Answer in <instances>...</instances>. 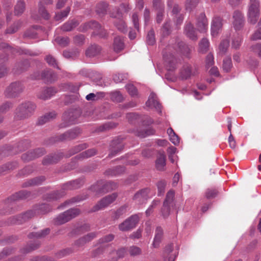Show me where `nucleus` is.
<instances>
[{"mask_svg":"<svg viewBox=\"0 0 261 261\" xmlns=\"http://www.w3.org/2000/svg\"><path fill=\"white\" fill-rule=\"evenodd\" d=\"M174 192L173 190H170L166 194L165 199L161 208L162 215L165 219L167 218L170 215L171 207H173L174 205Z\"/></svg>","mask_w":261,"mask_h":261,"instance_id":"nucleus-9","label":"nucleus"},{"mask_svg":"<svg viewBox=\"0 0 261 261\" xmlns=\"http://www.w3.org/2000/svg\"><path fill=\"white\" fill-rule=\"evenodd\" d=\"M18 164L17 162H8L0 166V175L17 168Z\"/></svg>","mask_w":261,"mask_h":261,"instance_id":"nucleus-39","label":"nucleus"},{"mask_svg":"<svg viewBox=\"0 0 261 261\" xmlns=\"http://www.w3.org/2000/svg\"><path fill=\"white\" fill-rule=\"evenodd\" d=\"M69 182L71 184V189L73 190L81 188L84 185L85 181L84 178H80Z\"/></svg>","mask_w":261,"mask_h":261,"instance_id":"nucleus-60","label":"nucleus"},{"mask_svg":"<svg viewBox=\"0 0 261 261\" xmlns=\"http://www.w3.org/2000/svg\"><path fill=\"white\" fill-rule=\"evenodd\" d=\"M56 115L57 114L54 111L47 113L38 119L37 124L39 125H43L54 119L56 117Z\"/></svg>","mask_w":261,"mask_h":261,"instance_id":"nucleus-43","label":"nucleus"},{"mask_svg":"<svg viewBox=\"0 0 261 261\" xmlns=\"http://www.w3.org/2000/svg\"><path fill=\"white\" fill-rule=\"evenodd\" d=\"M70 11V8L67 7L64 10L56 14L55 19L56 20H61L63 18L66 17Z\"/></svg>","mask_w":261,"mask_h":261,"instance_id":"nucleus-62","label":"nucleus"},{"mask_svg":"<svg viewBox=\"0 0 261 261\" xmlns=\"http://www.w3.org/2000/svg\"><path fill=\"white\" fill-rule=\"evenodd\" d=\"M167 6L168 8H172V13L173 14H177L181 10V8L177 4L174 3L173 0L168 1Z\"/></svg>","mask_w":261,"mask_h":261,"instance_id":"nucleus-55","label":"nucleus"},{"mask_svg":"<svg viewBox=\"0 0 261 261\" xmlns=\"http://www.w3.org/2000/svg\"><path fill=\"white\" fill-rule=\"evenodd\" d=\"M49 232L50 229L49 228H46L40 231L31 232L28 234V237L29 239H41L44 238L48 234Z\"/></svg>","mask_w":261,"mask_h":261,"instance_id":"nucleus-45","label":"nucleus"},{"mask_svg":"<svg viewBox=\"0 0 261 261\" xmlns=\"http://www.w3.org/2000/svg\"><path fill=\"white\" fill-rule=\"evenodd\" d=\"M117 196V193H113L104 197L98 201L97 203L92 208L91 212H97L107 207L116 199Z\"/></svg>","mask_w":261,"mask_h":261,"instance_id":"nucleus-10","label":"nucleus"},{"mask_svg":"<svg viewBox=\"0 0 261 261\" xmlns=\"http://www.w3.org/2000/svg\"><path fill=\"white\" fill-rule=\"evenodd\" d=\"M260 4L259 0H250L248 10V21L255 24L259 16Z\"/></svg>","mask_w":261,"mask_h":261,"instance_id":"nucleus-7","label":"nucleus"},{"mask_svg":"<svg viewBox=\"0 0 261 261\" xmlns=\"http://www.w3.org/2000/svg\"><path fill=\"white\" fill-rule=\"evenodd\" d=\"M242 40V37L239 34L234 36L232 40V48L236 49H239L241 46Z\"/></svg>","mask_w":261,"mask_h":261,"instance_id":"nucleus-57","label":"nucleus"},{"mask_svg":"<svg viewBox=\"0 0 261 261\" xmlns=\"http://www.w3.org/2000/svg\"><path fill=\"white\" fill-rule=\"evenodd\" d=\"M89 147L88 144L86 143H82L75 145L71 148L66 154H64V157L69 158L74 154L81 152L84 149H86Z\"/></svg>","mask_w":261,"mask_h":261,"instance_id":"nucleus-28","label":"nucleus"},{"mask_svg":"<svg viewBox=\"0 0 261 261\" xmlns=\"http://www.w3.org/2000/svg\"><path fill=\"white\" fill-rule=\"evenodd\" d=\"M40 243L39 242L31 243L23 248L21 249L20 252L21 253L25 254L31 251L36 250L40 247Z\"/></svg>","mask_w":261,"mask_h":261,"instance_id":"nucleus-47","label":"nucleus"},{"mask_svg":"<svg viewBox=\"0 0 261 261\" xmlns=\"http://www.w3.org/2000/svg\"><path fill=\"white\" fill-rule=\"evenodd\" d=\"M184 33L190 39L196 40L197 36L193 24L190 22H186L184 28Z\"/></svg>","mask_w":261,"mask_h":261,"instance_id":"nucleus-26","label":"nucleus"},{"mask_svg":"<svg viewBox=\"0 0 261 261\" xmlns=\"http://www.w3.org/2000/svg\"><path fill=\"white\" fill-rule=\"evenodd\" d=\"M155 42L154 31L152 29L147 33L146 42L149 45H153L155 43Z\"/></svg>","mask_w":261,"mask_h":261,"instance_id":"nucleus-58","label":"nucleus"},{"mask_svg":"<svg viewBox=\"0 0 261 261\" xmlns=\"http://www.w3.org/2000/svg\"><path fill=\"white\" fill-rule=\"evenodd\" d=\"M24 86L20 82H14L11 83L4 91L5 96L8 98H15L23 91Z\"/></svg>","mask_w":261,"mask_h":261,"instance_id":"nucleus-8","label":"nucleus"},{"mask_svg":"<svg viewBox=\"0 0 261 261\" xmlns=\"http://www.w3.org/2000/svg\"><path fill=\"white\" fill-rule=\"evenodd\" d=\"M111 99L116 102H121L123 100V97L120 91H115L110 93Z\"/></svg>","mask_w":261,"mask_h":261,"instance_id":"nucleus-56","label":"nucleus"},{"mask_svg":"<svg viewBox=\"0 0 261 261\" xmlns=\"http://www.w3.org/2000/svg\"><path fill=\"white\" fill-rule=\"evenodd\" d=\"M36 106L30 101H24L19 105L14 112L16 120H23L31 117L34 113Z\"/></svg>","mask_w":261,"mask_h":261,"instance_id":"nucleus-2","label":"nucleus"},{"mask_svg":"<svg viewBox=\"0 0 261 261\" xmlns=\"http://www.w3.org/2000/svg\"><path fill=\"white\" fill-rule=\"evenodd\" d=\"M33 208L36 215L45 214L50 212L52 209L50 205L47 203L36 205Z\"/></svg>","mask_w":261,"mask_h":261,"instance_id":"nucleus-33","label":"nucleus"},{"mask_svg":"<svg viewBox=\"0 0 261 261\" xmlns=\"http://www.w3.org/2000/svg\"><path fill=\"white\" fill-rule=\"evenodd\" d=\"M109 4L105 2L98 3L95 7V12L100 17H103L107 13Z\"/></svg>","mask_w":261,"mask_h":261,"instance_id":"nucleus-32","label":"nucleus"},{"mask_svg":"<svg viewBox=\"0 0 261 261\" xmlns=\"http://www.w3.org/2000/svg\"><path fill=\"white\" fill-rule=\"evenodd\" d=\"M197 73V69L196 67L194 69L189 65L184 66L180 71V77L182 80H187L189 79L192 75H195Z\"/></svg>","mask_w":261,"mask_h":261,"instance_id":"nucleus-23","label":"nucleus"},{"mask_svg":"<svg viewBox=\"0 0 261 261\" xmlns=\"http://www.w3.org/2000/svg\"><path fill=\"white\" fill-rule=\"evenodd\" d=\"M209 46V42L206 38H203L199 43V51L205 53L207 51Z\"/></svg>","mask_w":261,"mask_h":261,"instance_id":"nucleus-64","label":"nucleus"},{"mask_svg":"<svg viewBox=\"0 0 261 261\" xmlns=\"http://www.w3.org/2000/svg\"><path fill=\"white\" fill-rule=\"evenodd\" d=\"M22 224L19 215L10 217L6 221H0V227Z\"/></svg>","mask_w":261,"mask_h":261,"instance_id":"nucleus-41","label":"nucleus"},{"mask_svg":"<svg viewBox=\"0 0 261 261\" xmlns=\"http://www.w3.org/2000/svg\"><path fill=\"white\" fill-rule=\"evenodd\" d=\"M232 24L236 30H241L244 26L245 20L243 14L239 10L234 11L232 15Z\"/></svg>","mask_w":261,"mask_h":261,"instance_id":"nucleus-15","label":"nucleus"},{"mask_svg":"<svg viewBox=\"0 0 261 261\" xmlns=\"http://www.w3.org/2000/svg\"><path fill=\"white\" fill-rule=\"evenodd\" d=\"M167 134L170 137V140L175 145H177L179 143V139L178 136L175 133L173 129L170 127L167 130Z\"/></svg>","mask_w":261,"mask_h":261,"instance_id":"nucleus-51","label":"nucleus"},{"mask_svg":"<svg viewBox=\"0 0 261 261\" xmlns=\"http://www.w3.org/2000/svg\"><path fill=\"white\" fill-rule=\"evenodd\" d=\"M25 9V3L24 0H18L14 7V14L20 16L23 14Z\"/></svg>","mask_w":261,"mask_h":261,"instance_id":"nucleus-46","label":"nucleus"},{"mask_svg":"<svg viewBox=\"0 0 261 261\" xmlns=\"http://www.w3.org/2000/svg\"><path fill=\"white\" fill-rule=\"evenodd\" d=\"M58 79L57 74L50 69H46L42 71V80L45 83L51 84Z\"/></svg>","mask_w":261,"mask_h":261,"instance_id":"nucleus-19","label":"nucleus"},{"mask_svg":"<svg viewBox=\"0 0 261 261\" xmlns=\"http://www.w3.org/2000/svg\"><path fill=\"white\" fill-rule=\"evenodd\" d=\"M81 134V130L77 127H75L67 130L64 133L48 139L46 144H50L59 142L71 141L75 139Z\"/></svg>","mask_w":261,"mask_h":261,"instance_id":"nucleus-4","label":"nucleus"},{"mask_svg":"<svg viewBox=\"0 0 261 261\" xmlns=\"http://www.w3.org/2000/svg\"><path fill=\"white\" fill-rule=\"evenodd\" d=\"M81 213L77 208H70L58 215L53 220L54 223L57 225L64 224L78 216Z\"/></svg>","mask_w":261,"mask_h":261,"instance_id":"nucleus-5","label":"nucleus"},{"mask_svg":"<svg viewBox=\"0 0 261 261\" xmlns=\"http://www.w3.org/2000/svg\"><path fill=\"white\" fill-rule=\"evenodd\" d=\"M127 205H124L120 206L112 214V218L113 220H118L121 216L126 212Z\"/></svg>","mask_w":261,"mask_h":261,"instance_id":"nucleus-49","label":"nucleus"},{"mask_svg":"<svg viewBox=\"0 0 261 261\" xmlns=\"http://www.w3.org/2000/svg\"><path fill=\"white\" fill-rule=\"evenodd\" d=\"M164 236L163 228L161 226H157L155 230V236L152 246L154 248L159 247L160 243L162 242Z\"/></svg>","mask_w":261,"mask_h":261,"instance_id":"nucleus-27","label":"nucleus"},{"mask_svg":"<svg viewBox=\"0 0 261 261\" xmlns=\"http://www.w3.org/2000/svg\"><path fill=\"white\" fill-rule=\"evenodd\" d=\"M196 25L197 30L201 33L205 32L208 28V21L204 13H201L197 17Z\"/></svg>","mask_w":261,"mask_h":261,"instance_id":"nucleus-18","label":"nucleus"},{"mask_svg":"<svg viewBox=\"0 0 261 261\" xmlns=\"http://www.w3.org/2000/svg\"><path fill=\"white\" fill-rule=\"evenodd\" d=\"M31 192L27 190H21L11 195L6 200V204H9L13 202L19 200H24L30 198L31 196Z\"/></svg>","mask_w":261,"mask_h":261,"instance_id":"nucleus-16","label":"nucleus"},{"mask_svg":"<svg viewBox=\"0 0 261 261\" xmlns=\"http://www.w3.org/2000/svg\"><path fill=\"white\" fill-rule=\"evenodd\" d=\"M222 19L220 17H215L212 20L211 34L213 36H217L221 30L223 23Z\"/></svg>","mask_w":261,"mask_h":261,"instance_id":"nucleus-22","label":"nucleus"},{"mask_svg":"<svg viewBox=\"0 0 261 261\" xmlns=\"http://www.w3.org/2000/svg\"><path fill=\"white\" fill-rule=\"evenodd\" d=\"M166 166V155L163 151L159 152V155L155 161V166L156 169L160 171L165 170Z\"/></svg>","mask_w":261,"mask_h":261,"instance_id":"nucleus-34","label":"nucleus"},{"mask_svg":"<svg viewBox=\"0 0 261 261\" xmlns=\"http://www.w3.org/2000/svg\"><path fill=\"white\" fill-rule=\"evenodd\" d=\"M147 107L151 108H154L159 114L162 113L161 105L156 99V94L152 92L150 93L148 100L146 102Z\"/></svg>","mask_w":261,"mask_h":261,"instance_id":"nucleus-21","label":"nucleus"},{"mask_svg":"<svg viewBox=\"0 0 261 261\" xmlns=\"http://www.w3.org/2000/svg\"><path fill=\"white\" fill-rule=\"evenodd\" d=\"M90 230V225L87 223L75 225L69 233L71 237L79 236Z\"/></svg>","mask_w":261,"mask_h":261,"instance_id":"nucleus-17","label":"nucleus"},{"mask_svg":"<svg viewBox=\"0 0 261 261\" xmlns=\"http://www.w3.org/2000/svg\"><path fill=\"white\" fill-rule=\"evenodd\" d=\"M66 195V192L63 191H54L46 193L43 195V199L47 201L57 200Z\"/></svg>","mask_w":261,"mask_h":261,"instance_id":"nucleus-24","label":"nucleus"},{"mask_svg":"<svg viewBox=\"0 0 261 261\" xmlns=\"http://www.w3.org/2000/svg\"><path fill=\"white\" fill-rule=\"evenodd\" d=\"M34 170L35 168L33 165H28L20 170L18 174L20 176H28L33 173Z\"/></svg>","mask_w":261,"mask_h":261,"instance_id":"nucleus-59","label":"nucleus"},{"mask_svg":"<svg viewBox=\"0 0 261 261\" xmlns=\"http://www.w3.org/2000/svg\"><path fill=\"white\" fill-rule=\"evenodd\" d=\"M180 51L184 55L189 57L191 49L185 42L180 41L176 44L175 39L170 40L169 44L163 50V56L164 60L171 65L170 70L174 68L175 57L173 53L175 51Z\"/></svg>","mask_w":261,"mask_h":261,"instance_id":"nucleus-1","label":"nucleus"},{"mask_svg":"<svg viewBox=\"0 0 261 261\" xmlns=\"http://www.w3.org/2000/svg\"><path fill=\"white\" fill-rule=\"evenodd\" d=\"M22 22L17 20L14 22L12 25L7 29L5 31L6 34H14L21 27Z\"/></svg>","mask_w":261,"mask_h":261,"instance_id":"nucleus-48","label":"nucleus"},{"mask_svg":"<svg viewBox=\"0 0 261 261\" xmlns=\"http://www.w3.org/2000/svg\"><path fill=\"white\" fill-rule=\"evenodd\" d=\"M58 90L57 88L50 87L43 88L37 95L38 98L40 99L46 100L54 96Z\"/></svg>","mask_w":261,"mask_h":261,"instance_id":"nucleus-20","label":"nucleus"},{"mask_svg":"<svg viewBox=\"0 0 261 261\" xmlns=\"http://www.w3.org/2000/svg\"><path fill=\"white\" fill-rule=\"evenodd\" d=\"M18 164L17 162H8L0 166V175L17 168Z\"/></svg>","mask_w":261,"mask_h":261,"instance_id":"nucleus-38","label":"nucleus"},{"mask_svg":"<svg viewBox=\"0 0 261 261\" xmlns=\"http://www.w3.org/2000/svg\"><path fill=\"white\" fill-rule=\"evenodd\" d=\"M124 147V145L123 142V138L120 137H117L113 140L110 144L109 150V153L108 155V158H111L118 153L121 152Z\"/></svg>","mask_w":261,"mask_h":261,"instance_id":"nucleus-11","label":"nucleus"},{"mask_svg":"<svg viewBox=\"0 0 261 261\" xmlns=\"http://www.w3.org/2000/svg\"><path fill=\"white\" fill-rule=\"evenodd\" d=\"M97 150L95 148H90L84 151H83L74 156V159H80V161L88 159L97 154Z\"/></svg>","mask_w":261,"mask_h":261,"instance_id":"nucleus-31","label":"nucleus"},{"mask_svg":"<svg viewBox=\"0 0 261 261\" xmlns=\"http://www.w3.org/2000/svg\"><path fill=\"white\" fill-rule=\"evenodd\" d=\"M35 215H36V214L34 208L19 214L22 223L33 218Z\"/></svg>","mask_w":261,"mask_h":261,"instance_id":"nucleus-53","label":"nucleus"},{"mask_svg":"<svg viewBox=\"0 0 261 261\" xmlns=\"http://www.w3.org/2000/svg\"><path fill=\"white\" fill-rule=\"evenodd\" d=\"M126 172V168L123 166H117L107 170L105 174L109 176H119Z\"/></svg>","mask_w":261,"mask_h":261,"instance_id":"nucleus-29","label":"nucleus"},{"mask_svg":"<svg viewBox=\"0 0 261 261\" xmlns=\"http://www.w3.org/2000/svg\"><path fill=\"white\" fill-rule=\"evenodd\" d=\"M81 112L78 110H69L65 112L63 115V122L59 125L60 128L67 127L76 122L81 116Z\"/></svg>","mask_w":261,"mask_h":261,"instance_id":"nucleus-6","label":"nucleus"},{"mask_svg":"<svg viewBox=\"0 0 261 261\" xmlns=\"http://www.w3.org/2000/svg\"><path fill=\"white\" fill-rule=\"evenodd\" d=\"M154 133V129L151 127L145 130H137L135 132L136 135L140 138H145L147 136L153 135Z\"/></svg>","mask_w":261,"mask_h":261,"instance_id":"nucleus-50","label":"nucleus"},{"mask_svg":"<svg viewBox=\"0 0 261 261\" xmlns=\"http://www.w3.org/2000/svg\"><path fill=\"white\" fill-rule=\"evenodd\" d=\"M117 126V124L114 122H108L100 126H99L97 130L98 132H105L115 128Z\"/></svg>","mask_w":261,"mask_h":261,"instance_id":"nucleus-52","label":"nucleus"},{"mask_svg":"<svg viewBox=\"0 0 261 261\" xmlns=\"http://www.w3.org/2000/svg\"><path fill=\"white\" fill-rule=\"evenodd\" d=\"M79 54L77 49H73L71 51L65 50L63 51V56L67 59H73L76 57Z\"/></svg>","mask_w":261,"mask_h":261,"instance_id":"nucleus-61","label":"nucleus"},{"mask_svg":"<svg viewBox=\"0 0 261 261\" xmlns=\"http://www.w3.org/2000/svg\"><path fill=\"white\" fill-rule=\"evenodd\" d=\"M128 250L124 247H121L116 250L117 257H112L109 261H117L119 258H123L127 254Z\"/></svg>","mask_w":261,"mask_h":261,"instance_id":"nucleus-54","label":"nucleus"},{"mask_svg":"<svg viewBox=\"0 0 261 261\" xmlns=\"http://www.w3.org/2000/svg\"><path fill=\"white\" fill-rule=\"evenodd\" d=\"M45 60L49 66L54 68H56L58 69H60L58 66V62L57 60L53 56L50 55L46 56Z\"/></svg>","mask_w":261,"mask_h":261,"instance_id":"nucleus-63","label":"nucleus"},{"mask_svg":"<svg viewBox=\"0 0 261 261\" xmlns=\"http://www.w3.org/2000/svg\"><path fill=\"white\" fill-rule=\"evenodd\" d=\"M101 47L97 44H92L86 51V55L89 57H93L100 54Z\"/></svg>","mask_w":261,"mask_h":261,"instance_id":"nucleus-42","label":"nucleus"},{"mask_svg":"<svg viewBox=\"0 0 261 261\" xmlns=\"http://www.w3.org/2000/svg\"><path fill=\"white\" fill-rule=\"evenodd\" d=\"M13 104L10 101H6L0 106V124L3 122L4 117L2 114L9 111L12 107Z\"/></svg>","mask_w":261,"mask_h":261,"instance_id":"nucleus-44","label":"nucleus"},{"mask_svg":"<svg viewBox=\"0 0 261 261\" xmlns=\"http://www.w3.org/2000/svg\"><path fill=\"white\" fill-rule=\"evenodd\" d=\"M118 187L117 183L112 181L100 180L91 186L89 189L95 193L97 197L116 189Z\"/></svg>","mask_w":261,"mask_h":261,"instance_id":"nucleus-3","label":"nucleus"},{"mask_svg":"<svg viewBox=\"0 0 261 261\" xmlns=\"http://www.w3.org/2000/svg\"><path fill=\"white\" fill-rule=\"evenodd\" d=\"M114 51L117 53L122 51L124 48L123 38L121 36H116L114 39L113 44Z\"/></svg>","mask_w":261,"mask_h":261,"instance_id":"nucleus-37","label":"nucleus"},{"mask_svg":"<svg viewBox=\"0 0 261 261\" xmlns=\"http://www.w3.org/2000/svg\"><path fill=\"white\" fill-rule=\"evenodd\" d=\"M88 197V195L83 194L81 195H77L76 196L73 197L70 199L66 200L64 203L61 204L60 206H59L58 208L65 206L66 205L71 204L76 202H79L84 200L86 199Z\"/></svg>","mask_w":261,"mask_h":261,"instance_id":"nucleus-40","label":"nucleus"},{"mask_svg":"<svg viewBox=\"0 0 261 261\" xmlns=\"http://www.w3.org/2000/svg\"><path fill=\"white\" fill-rule=\"evenodd\" d=\"M139 221L138 215H132L119 225V229L122 231H127L135 228Z\"/></svg>","mask_w":261,"mask_h":261,"instance_id":"nucleus-12","label":"nucleus"},{"mask_svg":"<svg viewBox=\"0 0 261 261\" xmlns=\"http://www.w3.org/2000/svg\"><path fill=\"white\" fill-rule=\"evenodd\" d=\"M64 157V153L62 152L51 153L45 156L43 159L42 163L44 166L57 164Z\"/></svg>","mask_w":261,"mask_h":261,"instance_id":"nucleus-14","label":"nucleus"},{"mask_svg":"<svg viewBox=\"0 0 261 261\" xmlns=\"http://www.w3.org/2000/svg\"><path fill=\"white\" fill-rule=\"evenodd\" d=\"M79 21L75 19H72L68 20L61 26V30L64 32H69L73 30L74 28L79 25Z\"/></svg>","mask_w":261,"mask_h":261,"instance_id":"nucleus-36","label":"nucleus"},{"mask_svg":"<svg viewBox=\"0 0 261 261\" xmlns=\"http://www.w3.org/2000/svg\"><path fill=\"white\" fill-rule=\"evenodd\" d=\"M46 180L45 176L41 175L28 179L22 184V187L27 188L32 186H37L41 185Z\"/></svg>","mask_w":261,"mask_h":261,"instance_id":"nucleus-25","label":"nucleus"},{"mask_svg":"<svg viewBox=\"0 0 261 261\" xmlns=\"http://www.w3.org/2000/svg\"><path fill=\"white\" fill-rule=\"evenodd\" d=\"M29 67L30 64L28 61H23L16 64L13 68V71L15 74H19L27 70Z\"/></svg>","mask_w":261,"mask_h":261,"instance_id":"nucleus-35","label":"nucleus"},{"mask_svg":"<svg viewBox=\"0 0 261 261\" xmlns=\"http://www.w3.org/2000/svg\"><path fill=\"white\" fill-rule=\"evenodd\" d=\"M149 192L150 189L148 188L143 189L135 194L133 199L137 200L139 203H143L148 198Z\"/></svg>","mask_w":261,"mask_h":261,"instance_id":"nucleus-30","label":"nucleus"},{"mask_svg":"<svg viewBox=\"0 0 261 261\" xmlns=\"http://www.w3.org/2000/svg\"><path fill=\"white\" fill-rule=\"evenodd\" d=\"M46 153L44 148H38L29 150L21 155V159L25 162H29L42 156Z\"/></svg>","mask_w":261,"mask_h":261,"instance_id":"nucleus-13","label":"nucleus"}]
</instances>
